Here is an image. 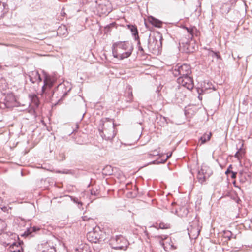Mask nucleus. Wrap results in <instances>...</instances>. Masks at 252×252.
Segmentation results:
<instances>
[{
	"instance_id": "f257e3e1",
	"label": "nucleus",
	"mask_w": 252,
	"mask_h": 252,
	"mask_svg": "<svg viewBox=\"0 0 252 252\" xmlns=\"http://www.w3.org/2000/svg\"><path fill=\"white\" fill-rule=\"evenodd\" d=\"M44 85L42 87V92L45 94L51 101H53L54 98H60L59 100H63L70 92L71 88L67 87L64 83H60L54 90H51V88L57 80V77L55 75H51L44 71Z\"/></svg>"
},
{
	"instance_id": "f03ea898",
	"label": "nucleus",
	"mask_w": 252,
	"mask_h": 252,
	"mask_svg": "<svg viewBox=\"0 0 252 252\" xmlns=\"http://www.w3.org/2000/svg\"><path fill=\"white\" fill-rule=\"evenodd\" d=\"M134 47L129 41H118L112 45V54L114 58L123 60L130 56Z\"/></svg>"
},
{
	"instance_id": "7ed1b4c3",
	"label": "nucleus",
	"mask_w": 252,
	"mask_h": 252,
	"mask_svg": "<svg viewBox=\"0 0 252 252\" xmlns=\"http://www.w3.org/2000/svg\"><path fill=\"white\" fill-rule=\"evenodd\" d=\"M129 244L128 241L121 235L112 237L109 240V245L115 250H126Z\"/></svg>"
},
{
	"instance_id": "20e7f679",
	"label": "nucleus",
	"mask_w": 252,
	"mask_h": 252,
	"mask_svg": "<svg viewBox=\"0 0 252 252\" xmlns=\"http://www.w3.org/2000/svg\"><path fill=\"white\" fill-rule=\"evenodd\" d=\"M162 36L159 32L150 36L147 43L148 48L150 51H159L162 47Z\"/></svg>"
},
{
	"instance_id": "39448f33",
	"label": "nucleus",
	"mask_w": 252,
	"mask_h": 252,
	"mask_svg": "<svg viewBox=\"0 0 252 252\" xmlns=\"http://www.w3.org/2000/svg\"><path fill=\"white\" fill-rule=\"evenodd\" d=\"M173 75L177 77H182L190 75L191 73V67L187 64H177L172 69Z\"/></svg>"
},
{
	"instance_id": "423d86ee",
	"label": "nucleus",
	"mask_w": 252,
	"mask_h": 252,
	"mask_svg": "<svg viewBox=\"0 0 252 252\" xmlns=\"http://www.w3.org/2000/svg\"><path fill=\"white\" fill-rule=\"evenodd\" d=\"M177 82L181 84L184 88H187L189 90H191L194 87L193 80L189 75H187L182 77H178Z\"/></svg>"
},
{
	"instance_id": "0eeeda50",
	"label": "nucleus",
	"mask_w": 252,
	"mask_h": 252,
	"mask_svg": "<svg viewBox=\"0 0 252 252\" xmlns=\"http://www.w3.org/2000/svg\"><path fill=\"white\" fill-rule=\"evenodd\" d=\"M99 227L93 228V230L90 231L87 234V238L90 242L92 243H96L99 242L100 238Z\"/></svg>"
},
{
	"instance_id": "6e6552de",
	"label": "nucleus",
	"mask_w": 252,
	"mask_h": 252,
	"mask_svg": "<svg viewBox=\"0 0 252 252\" xmlns=\"http://www.w3.org/2000/svg\"><path fill=\"white\" fill-rule=\"evenodd\" d=\"M184 89L183 87L179 85L175 88V97L174 98L175 102L180 103L185 99L186 95L183 91Z\"/></svg>"
},
{
	"instance_id": "1a4fd4ad",
	"label": "nucleus",
	"mask_w": 252,
	"mask_h": 252,
	"mask_svg": "<svg viewBox=\"0 0 252 252\" xmlns=\"http://www.w3.org/2000/svg\"><path fill=\"white\" fill-rule=\"evenodd\" d=\"M99 134L100 136L104 139L106 140H111L116 135V130H111L112 133H109L108 130L105 128L102 129H99Z\"/></svg>"
},
{
	"instance_id": "9d476101",
	"label": "nucleus",
	"mask_w": 252,
	"mask_h": 252,
	"mask_svg": "<svg viewBox=\"0 0 252 252\" xmlns=\"http://www.w3.org/2000/svg\"><path fill=\"white\" fill-rule=\"evenodd\" d=\"M23 244L22 241H19L18 242L14 241L12 243H9L7 245H9L8 250L10 252H22L23 248L21 245Z\"/></svg>"
},
{
	"instance_id": "9b49d317",
	"label": "nucleus",
	"mask_w": 252,
	"mask_h": 252,
	"mask_svg": "<svg viewBox=\"0 0 252 252\" xmlns=\"http://www.w3.org/2000/svg\"><path fill=\"white\" fill-rule=\"evenodd\" d=\"M30 81L32 83H35L36 82H40L42 81V78L38 71H33L31 72L29 75Z\"/></svg>"
},
{
	"instance_id": "f8f14e48",
	"label": "nucleus",
	"mask_w": 252,
	"mask_h": 252,
	"mask_svg": "<svg viewBox=\"0 0 252 252\" xmlns=\"http://www.w3.org/2000/svg\"><path fill=\"white\" fill-rule=\"evenodd\" d=\"M127 27L131 32L134 39H139V36L137 26L135 25L129 24L127 25Z\"/></svg>"
},
{
	"instance_id": "ddd939ff",
	"label": "nucleus",
	"mask_w": 252,
	"mask_h": 252,
	"mask_svg": "<svg viewBox=\"0 0 252 252\" xmlns=\"http://www.w3.org/2000/svg\"><path fill=\"white\" fill-rule=\"evenodd\" d=\"M149 22L154 26L157 28L162 27V22L159 20L151 16L148 18Z\"/></svg>"
},
{
	"instance_id": "4468645a",
	"label": "nucleus",
	"mask_w": 252,
	"mask_h": 252,
	"mask_svg": "<svg viewBox=\"0 0 252 252\" xmlns=\"http://www.w3.org/2000/svg\"><path fill=\"white\" fill-rule=\"evenodd\" d=\"M186 30H187V32L189 33V38H190L192 40L193 37L194 35L197 36L198 33V31L197 29L195 27H191V28H187L186 27Z\"/></svg>"
},
{
	"instance_id": "2eb2a0df",
	"label": "nucleus",
	"mask_w": 252,
	"mask_h": 252,
	"mask_svg": "<svg viewBox=\"0 0 252 252\" xmlns=\"http://www.w3.org/2000/svg\"><path fill=\"white\" fill-rule=\"evenodd\" d=\"M40 229V228L38 226L31 227L28 228L27 230L24 233L23 235L26 237L29 236H33L32 233L33 232H36L37 231H39Z\"/></svg>"
},
{
	"instance_id": "dca6fc26",
	"label": "nucleus",
	"mask_w": 252,
	"mask_h": 252,
	"mask_svg": "<svg viewBox=\"0 0 252 252\" xmlns=\"http://www.w3.org/2000/svg\"><path fill=\"white\" fill-rule=\"evenodd\" d=\"M212 136V133H205L199 139V142L200 145L205 144L206 142L209 141Z\"/></svg>"
},
{
	"instance_id": "f3484780",
	"label": "nucleus",
	"mask_w": 252,
	"mask_h": 252,
	"mask_svg": "<svg viewBox=\"0 0 252 252\" xmlns=\"http://www.w3.org/2000/svg\"><path fill=\"white\" fill-rule=\"evenodd\" d=\"M29 97L31 99L32 103L34 105L35 108L38 107L40 101L37 96L35 94H30Z\"/></svg>"
},
{
	"instance_id": "a211bd4d",
	"label": "nucleus",
	"mask_w": 252,
	"mask_h": 252,
	"mask_svg": "<svg viewBox=\"0 0 252 252\" xmlns=\"http://www.w3.org/2000/svg\"><path fill=\"white\" fill-rule=\"evenodd\" d=\"M249 177V175L243 171H240L239 173V179L240 183L242 184L245 183Z\"/></svg>"
},
{
	"instance_id": "6ab92c4d",
	"label": "nucleus",
	"mask_w": 252,
	"mask_h": 252,
	"mask_svg": "<svg viewBox=\"0 0 252 252\" xmlns=\"http://www.w3.org/2000/svg\"><path fill=\"white\" fill-rule=\"evenodd\" d=\"M116 170V168H113L110 165H107L104 168L103 172L105 175H110L113 174L114 171Z\"/></svg>"
},
{
	"instance_id": "aec40b11",
	"label": "nucleus",
	"mask_w": 252,
	"mask_h": 252,
	"mask_svg": "<svg viewBox=\"0 0 252 252\" xmlns=\"http://www.w3.org/2000/svg\"><path fill=\"white\" fill-rule=\"evenodd\" d=\"M125 101L127 102H130L133 99V94L132 91L130 88L127 90L125 93Z\"/></svg>"
},
{
	"instance_id": "412c9836",
	"label": "nucleus",
	"mask_w": 252,
	"mask_h": 252,
	"mask_svg": "<svg viewBox=\"0 0 252 252\" xmlns=\"http://www.w3.org/2000/svg\"><path fill=\"white\" fill-rule=\"evenodd\" d=\"M206 175L203 174V168H201L200 170L198 172L197 174V179L198 180V181L202 184L204 183L206 180Z\"/></svg>"
},
{
	"instance_id": "4be33fe9",
	"label": "nucleus",
	"mask_w": 252,
	"mask_h": 252,
	"mask_svg": "<svg viewBox=\"0 0 252 252\" xmlns=\"http://www.w3.org/2000/svg\"><path fill=\"white\" fill-rule=\"evenodd\" d=\"M68 196L70 198L71 201H72L74 203L77 204L78 207L80 209L82 207L83 203L81 201L78 200V198L70 195H68Z\"/></svg>"
},
{
	"instance_id": "5701e85b",
	"label": "nucleus",
	"mask_w": 252,
	"mask_h": 252,
	"mask_svg": "<svg viewBox=\"0 0 252 252\" xmlns=\"http://www.w3.org/2000/svg\"><path fill=\"white\" fill-rule=\"evenodd\" d=\"M56 173L60 174H70L74 175V171L70 169H64L63 170H58L56 171Z\"/></svg>"
},
{
	"instance_id": "b1692460",
	"label": "nucleus",
	"mask_w": 252,
	"mask_h": 252,
	"mask_svg": "<svg viewBox=\"0 0 252 252\" xmlns=\"http://www.w3.org/2000/svg\"><path fill=\"white\" fill-rule=\"evenodd\" d=\"M209 55L212 56L213 57H216L218 59H221V56H220L219 52L214 51L212 49H209Z\"/></svg>"
},
{
	"instance_id": "393cba45",
	"label": "nucleus",
	"mask_w": 252,
	"mask_h": 252,
	"mask_svg": "<svg viewBox=\"0 0 252 252\" xmlns=\"http://www.w3.org/2000/svg\"><path fill=\"white\" fill-rule=\"evenodd\" d=\"M135 40L137 41V48H138V51L140 52V53L142 54H144V49L143 48V47L141 45V43H140V38L139 37V39H135Z\"/></svg>"
},
{
	"instance_id": "a878e982",
	"label": "nucleus",
	"mask_w": 252,
	"mask_h": 252,
	"mask_svg": "<svg viewBox=\"0 0 252 252\" xmlns=\"http://www.w3.org/2000/svg\"><path fill=\"white\" fill-rule=\"evenodd\" d=\"M232 165L231 164L229 165L228 167L227 168L226 171H225V174L228 175L229 174L233 172L232 171Z\"/></svg>"
},
{
	"instance_id": "bb28decb",
	"label": "nucleus",
	"mask_w": 252,
	"mask_h": 252,
	"mask_svg": "<svg viewBox=\"0 0 252 252\" xmlns=\"http://www.w3.org/2000/svg\"><path fill=\"white\" fill-rule=\"evenodd\" d=\"M185 48H186V52H193V50L190 49V45L188 44V42L186 43V45L184 46Z\"/></svg>"
},
{
	"instance_id": "cd10ccee",
	"label": "nucleus",
	"mask_w": 252,
	"mask_h": 252,
	"mask_svg": "<svg viewBox=\"0 0 252 252\" xmlns=\"http://www.w3.org/2000/svg\"><path fill=\"white\" fill-rule=\"evenodd\" d=\"M226 235L225 237L228 238V240H230L232 238L233 234L231 231H228L225 232Z\"/></svg>"
},
{
	"instance_id": "c85d7f7f",
	"label": "nucleus",
	"mask_w": 252,
	"mask_h": 252,
	"mask_svg": "<svg viewBox=\"0 0 252 252\" xmlns=\"http://www.w3.org/2000/svg\"><path fill=\"white\" fill-rule=\"evenodd\" d=\"M10 239H14L15 241L16 240V239H17L18 240H19V241H20L19 240V236L18 235H17L15 233H12L11 234L10 236Z\"/></svg>"
},
{
	"instance_id": "c756f323",
	"label": "nucleus",
	"mask_w": 252,
	"mask_h": 252,
	"mask_svg": "<svg viewBox=\"0 0 252 252\" xmlns=\"http://www.w3.org/2000/svg\"><path fill=\"white\" fill-rule=\"evenodd\" d=\"M91 194L94 196H98L99 195V192L97 189L94 190V189H93L91 190Z\"/></svg>"
},
{
	"instance_id": "7c9ffc66",
	"label": "nucleus",
	"mask_w": 252,
	"mask_h": 252,
	"mask_svg": "<svg viewBox=\"0 0 252 252\" xmlns=\"http://www.w3.org/2000/svg\"><path fill=\"white\" fill-rule=\"evenodd\" d=\"M59 157L60 158V161H63L65 159V156L64 153H60L59 155Z\"/></svg>"
},
{
	"instance_id": "2f4dec72",
	"label": "nucleus",
	"mask_w": 252,
	"mask_h": 252,
	"mask_svg": "<svg viewBox=\"0 0 252 252\" xmlns=\"http://www.w3.org/2000/svg\"><path fill=\"white\" fill-rule=\"evenodd\" d=\"M159 228L160 229H167L168 228V227L167 224L163 222H161L159 224Z\"/></svg>"
},
{
	"instance_id": "473e14b6",
	"label": "nucleus",
	"mask_w": 252,
	"mask_h": 252,
	"mask_svg": "<svg viewBox=\"0 0 252 252\" xmlns=\"http://www.w3.org/2000/svg\"><path fill=\"white\" fill-rule=\"evenodd\" d=\"M172 154L171 153L169 155H167L166 158L164 159H162L161 161H158V163H164L171 156Z\"/></svg>"
},
{
	"instance_id": "72a5a7b5",
	"label": "nucleus",
	"mask_w": 252,
	"mask_h": 252,
	"mask_svg": "<svg viewBox=\"0 0 252 252\" xmlns=\"http://www.w3.org/2000/svg\"><path fill=\"white\" fill-rule=\"evenodd\" d=\"M231 178L233 179H235L237 176V173L236 172L233 171L231 173Z\"/></svg>"
},
{
	"instance_id": "f704fd0d",
	"label": "nucleus",
	"mask_w": 252,
	"mask_h": 252,
	"mask_svg": "<svg viewBox=\"0 0 252 252\" xmlns=\"http://www.w3.org/2000/svg\"><path fill=\"white\" fill-rule=\"evenodd\" d=\"M47 252H56L55 248L54 247L50 248L48 249Z\"/></svg>"
},
{
	"instance_id": "c9c22d12",
	"label": "nucleus",
	"mask_w": 252,
	"mask_h": 252,
	"mask_svg": "<svg viewBox=\"0 0 252 252\" xmlns=\"http://www.w3.org/2000/svg\"><path fill=\"white\" fill-rule=\"evenodd\" d=\"M3 10V8L1 5H0V17L1 16V14Z\"/></svg>"
},
{
	"instance_id": "e433bc0d",
	"label": "nucleus",
	"mask_w": 252,
	"mask_h": 252,
	"mask_svg": "<svg viewBox=\"0 0 252 252\" xmlns=\"http://www.w3.org/2000/svg\"><path fill=\"white\" fill-rule=\"evenodd\" d=\"M117 126V125L116 124H115L114 122H113V127H112V128H111V130H113L114 129V130H115V126Z\"/></svg>"
},
{
	"instance_id": "4c0bfd02",
	"label": "nucleus",
	"mask_w": 252,
	"mask_h": 252,
	"mask_svg": "<svg viewBox=\"0 0 252 252\" xmlns=\"http://www.w3.org/2000/svg\"><path fill=\"white\" fill-rule=\"evenodd\" d=\"M206 167H202L203 168V174L204 175H205L206 174V170L205 169V168H206Z\"/></svg>"
},
{
	"instance_id": "58836bf2",
	"label": "nucleus",
	"mask_w": 252,
	"mask_h": 252,
	"mask_svg": "<svg viewBox=\"0 0 252 252\" xmlns=\"http://www.w3.org/2000/svg\"><path fill=\"white\" fill-rule=\"evenodd\" d=\"M158 238H161L162 240H164V239H166L167 237L166 236H164V238H163L162 236H158Z\"/></svg>"
},
{
	"instance_id": "ea45409f",
	"label": "nucleus",
	"mask_w": 252,
	"mask_h": 252,
	"mask_svg": "<svg viewBox=\"0 0 252 252\" xmlns=\"http://www.w3.org/2000/svg\"><path fill=\"white\" fill-rule=\"evenodd\" d=\"M158 155L157 152L156 151H154V153H153V155Z\"/></svg>"
},
{
	"instance_id": "a19ab883",
	"label": "nucleus",
	"mask_w": 252,
	"mask_h": 252,
	"mask_svg": "<svg viewBox=\"0 0 252 252\" xmlns=\"http://www.w3.org/2000/svg\"><path fill=\"white\" fill-rule=\"evenodd\" d=\"M235 157H238V152H237L235 155Z\"/></svg>"
},
{
	"instance_id": "79ce46f5",
	"label": "nucleus",
	"mask_w": 252,
	"mask_h": 252,
	"mask_svg": "<svg viewBox=\"0 0 252 252\" xmlns=\"http://www.w3.org/2000/svg\"><path fill=\"white\" fill-rule=\"evenodd\" d=\"M5 3H3V6H2V8H3V9H4L5 8Z\"/></svg>"
},
{
	"instance_id": "37998d69",
	"label": "nucleus",
	"mask_w": 252,
	"mask_h": 252,
	"mask_svg": "<svg viewBox=\"0 0 252 252\" xmlns=\"http://www.w3.org/2000/svg\"><path fill=\"white\" fill-rule=\"evenodd\" d=\"M157 162L156 160H154L152 162L153 163L155 164Z\"/></svg>"
},
{
	"instance_id": "c03bdc74",
	"label": "nucleus",
	"mask_w": 252,
	"mask_h": 252,
	"mask_svg": "<svg viewBox=\"0 0 252 252\" xmlns=\"http://www.w3.org/2000/svg\"><path fill=\"white\" fill-rule=\"evenodd\" d=\"M64 10V8H63L62 9V11H61V14H63V11Z\"/></svg>"
},
{
	"instance_id": "a18cd8bd",
	"label": "nucleus",
	"mask_w": 252,
	"mask_h": 252,
	"mask_svg": "<svg viewBox=\"0 0 252 252\" xmlns=\"http://www.w3.org/2000/svg\"><path fill=\"white\" fill-rule=\"evenodd\" d=\"M63 14V15H64L65 14V13H64V12H62Z\"/></svg>"
},
{
	"instance_id": "49530a36",
	"label": "nucleus",
	"mask_w": 252,
	"mask_h": 252,
	"mask_svg": "<svg viewBox=\"0 0 252 252\" xmlns=\"http://www.w3.org/2000/svg\"><path fill=\"white\" fill-rule=\"evenodd\" d=\"M63 14V15H64L65 14V13H64V12H62Z\"/></svg>"
},
{
	"instance_id": "de8ad7c7",
	"label": "nucleus",
	"mask_w": 252,
	"mask_h": 252,
	"mask_svg": "<svg viewBox=\"0 0 252 252\" xmlns=\"http://www.w3.org/2000/svg\"><path fill=\"white\" fill-rule=\"evenodd\" d=\"M0 5H1V1H0Z\"/></svg>"
},
{
	"instance_id": "09e8293b",
	"label": "nucleus",
	"mask_w": 252,
	"mask_h": 252,
	"mask_svg": "<svg viewBox=\"0 0 252 252\" xmlns=\"http://www.w3.org/2000/svg\"><path fill=\"white\" fill-rule=\"evenodd\" d=\"M42 252H47V251H42Z\"/></svg>"
},
{
	"instance_id": "8fccbe9b",
	"label": "nucleus",
	"mask_w": 252,
	"mask_h": 252,
	"mask_svg": "<svg viewBox=\"0 0 252 252\" xmlns=\"http://www.w3.org/2000/svg\"><path fill=\"white\" fill-rule=\"evenodd\" d=\"M84 218H86V217H84ZM83 220H85V218H83Z\"/></svg>"
}]
</instances>
